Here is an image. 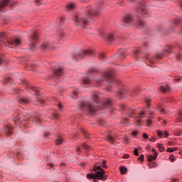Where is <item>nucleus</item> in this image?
<instances>
[{
	"mask_svg": "<svg viewBox=\"0 0 182 182\" xmlns=\"http://www.w3.org/2000/svg\"><path fill=\"white\" fill-rule=\"evenodd\" d=\"M97 55H98L99 59L105 58V53H98Z\"/></svg>",
	"mask_w": 182,
	"mask_h": 182,
	"instance_id": "nucleus-39",
	"label": "nucleus"
},
{
	"mask_svg": "<svg viewBox=\"0 0 182 182\" xmlns=\"http://www.w3.org/2000/svg\"><path fill=\"white\" fill-rule=\"evenodd\" d=\"M85 11V14H80L74 17V23L76 26L86 28L87 23H89L90 21H93V16H99V12L90 6L86 7Z\"/></svg>",
	"mask_w": 182,
	"mask_h": 182,
	"instance_id": "nucleus-2",
	"label": "nucleus"
},
{
	"mask_svg": "<svg viewBox=\"0 0 182 182\" xmlns=\"http://www.w3.org/2000/svg\"><path fill=\"white\" fill-rule=\"evenodd\" d=\"M30 120L33 123H36L37 124H41V119L38 117H31Z\"/></svg>",
	"mask_w": 182,
	"mask_h": 182,
	"instance_id": "nucleus-23",
	"label": "nucleus"
},
{
	"mask_svg": "<svg viewBox=\"0 0 182 182\" xmlns=\"http://www.w3.org/2000/svg\"><path fill=\"white\" fill-rule=\"evenodd\" d=\"M175 80H181V78L180 77H176V78H175Z\"/></svg>",
	"mask_w": 182,
	"mask_h": 182,
	"instance_id": "nucleus-62",
	"label": "nucleus"
},
{
	"mask_svg": "<svg viewBox=\"0 0 182 182\" xmlns=\"http://www.w3.org/2000/svg\"><path fill=\"white\" fill-rule=\"evenodd\" d=\"M119 170L121 171V174H126V173H127V168L125 166H121Z\"/></svg>",
	"mask_w": 182,
	"mask_h": 182,
	"instance_id": "nucleus-28",
	"label": "nucleus"
},
{
	"mask_svg": "<svg viewBox=\"0 0 182 182\" xmlns=\"http://www.w3.org/2000/svg\"><path fill=\"white\" fill-rule=\"evenodd\" d=\"M117 56L120 60H123V59L126 58V52L124 51V50L119 49L118 50Z\"/></svg>",
	"mask_w": 182,
	"mask_h": 182,
	"instance_id": "nucleus-14",
	"label": "nucleus"
},
{
	"mask_svg": "<svg viewBox=\"0 0 182 182\" xmlns=\"http://www.w3.org/2000/svg\"><path fill=\"white\" fill-rule=\"evenodd\" d=\"M76 153H77V154H80V153H82V150L80 149V146H78L76 149Z\"/></svg>",
	"mask_w": 182,
	"mask_h": 182,
	"instance_id": "nucleus-42",
	"label": "nucleus"
},
{
	"mask_svg": "<svg viewBox=\"0 0 182 182\" xmlns=\"http://www.w3.org/2000/svg\"><path fill=\"white\" fill-rule=\"evenodd\" d=\"M138 25L140 28H144V22H143L142 21H139L138 22Z\"/></svg>",
	"mask_w": 182,
	"mask_h": 182,
	"instance_id": "nucleus-41",
	"label": "nucleus"
},
{
	"mask_svg": "<svg viewBox=\"0 0 182 182\" xmlns=\"http://www.w3.org/2000/svg\"><path fill=\"white\" fill-rule=\"evenodd\" d=\"M35 2L37 6H39V5H41V0H35Z\"/></svg>",
	"mask_w": 182,
	"mask_h": 182,
	"instance_id": "nucleus-51",
	"label": "nucleus"
},
{
	"mask_svg": "<svg viewBox=\"0 0 182 182\" xmlns=\"http://www.w3.org/2000/svg\"><path fill=\"white\" fill-rule=\"evenodd\" d=\"M90 78H83L84 85H90Z\"/></svg>",
	"mask_w": 182,
	"mask_h": 182,
	"instance_id": "nucleus-29",
	"label": "nucleus"
},
{
	"mask_svg": "<svg viewBox=\"0 0 182 182\" xmlns=\"http://www.w3.org/2000/svg\"><path fill=\"white\" fill-rule=\"evenodd\" d=\"M53 46H52V43H43L41 46V49H43V50H47V49H52Z\"/></svg>",
	"mask_w": 182,
	"mask_h": 182,
	"instance_id": "nucleus-17",
	"label": "nucleus"
},
{
	"mask_svg": "<svg viewBox=\"0 0 182 182\" xmlns=\"http://www.w3.org/2000/svg\"><path fill=\"white\" fill-rule=\"evenodd\" d=\"M62 143H63V139L62 138H59L55 140V144L57 145L62 144Z\"/></svg>",
	"mask_w": 182,
	"mask_h": 182,
	"instance_id": "nucleus-32",
	"label": "nucleus"
},
{
	"mask_svg": "<svg viewBox=\"0 0 182 182\" xmlns=\"http://www.w3.org/2000/svg\"><path fill=\"white\" fill-rule=\"evenodd\" d=\"M132 135L137 136V132L136 131L132 132Z\"/></svg>",
	"mask_w": 182,
	"mask_h": 182,
	"instance_id": "nucleus-54",
	"label": "nucleus"
},
{
	"mask_svg": "<svg viewBox=\"0 0 182 182\" xmlns=\"http://www.w3.org/2000/svg\"><path fill=\"white\" fill-rule=\"evenodd\" d=\"M92 102L82 103L80 106V110L86 109L89 113H95L97 109H100L103 107L104 109H110L112 107V100L108 98L103 99L100 103V100H99V94L95 93L91 97Z\"/></svg>",
	"mask_w": 182,
	"mask_h": 182,
	"instance_id": "nucleus-1",
	"label": "nucleus"
},
{
	"mask_svg": "<svg viewBox=\"0 0 182 182\" xmlns=\"http://www.w3.org/2000/svg\"><path fill=\"white\" fill-rule=\"evenodd\" d=\"M138 12L139 14H141L142 15V16H144V18H147V16H146V15H147V11L146 10L145 6L141 5L139 6V9Z\"/></svg>",
	"mask_w": 182,
	"mask_h": 182,
	"instance_id": "nucleus-15",
	"label": "nucleus"
},
{
	"mask_svg": "<svg viewBox=\"0 0 182 182\" xmlns=\"http://www.w3.org/2000/svg\"><path fill=\"white\" fill-rule=\"evenodd\" d=\"M134 154H135V156H139V149H135L134 150Z\"/></svg>",
	"mask_w": 182,
	"mask_h": 182,
	"instance_id": "nucleus-48",
	"label": "nucleus"
},
{
	"mask_svg": "<svg viewBox=\"0 0 182 182\" xmlns=\"http://www.w3.org/2000/svg\"><path fill=\"white\" fill-rule=\"evenodd\" d=\"M129 121L128 118H124L122 123H124V126H126L127 124V122Z\"/></svg>",
	"mask_w": 182,
	"mask_h": 182,
	"instance_id": "nucleus-45",
	"label": "nucleus"
},
{
	"mask_svg": "<svg viewBox=\"0 0 182 182\" xmlns=\"http://www.w3.org/2000/svg\"><path fill=\"white\" fill-rule=\"evenodd\" d=\"M85 55H87V56H93V55L96 54L95 53V51L92 50H81L78 53L77 55H73V59L74 60H77V58L83 59Z\"/></svg>",
	"mask_w": 182,
	"mask_h": 182,
	"instance_id": "nucleus-4",
	"label": "nucleus"
},
{
	"mask_svg": "<svg viewBox=\"0 0 182 182\" xmlns=\"http://www.w3.org/2000/svg\"><path fill=\"white\" fill-rule=\"evenodd\" d=\"M14 123L16 124H23V126H25V122H29V119H28V117L24 118L21 114H18L17 116L14 117Z\"/></svg>",
	"mask_w": 182,
	"mask_h": 182,
	"instance_id": "nucleus-5",
	"label": "nucleus"
},
{
	"mask_svg": "<svg viewBox=\"0 0 182 182\" xmlns=\"http://www.w3.org/2000/svg\"><path fill=\"white\" fill-rule=\"evenodd\" d=\"M124 23H129L131 25L134 24L133 22V16L132 14L126 15L123 19Z\"/></svg>",
	"mask_w": 182,
	"mask_h": 182,
	"instance_id": "nucleus-11",
	"label": "nucleus"
},
{
	"mask_svg": "<svg viewBox=\"0 0 182 182\" xmlns=\"http://www.w3.org/2000/svg\"><path fill=\"white\" fill-rule=\"evenodd\" d=\"M8 5H10L12 6L14 4L12 3V1L11 0H0V11H2V9L7 7Z\"/></svg>",
	"mask_w": 182,
	"mask_h": 182,
	"instance_id": "nucleus-8",
	"label": "nucleus"
},
{
	"mask_svg": "<svg viewBox=\"0 0 182 182\" xmlns=\"http://www.w3.org/2000/svg\"><path fill=\"white\" fill-rule=\"evenodd\" d=\"M138 160H141V161H144V155L141 154Z\"/></svg>",
	"mask_w": 182,
	"mask_h": 182,
	"instance_id": "nucleus-43",
	"label": "nucleus"
},
{
	"mask_svg": "<svg viewBox=\"0 0 182 182\" xmlns=\"http://www.w3.org/2000/svg\"><path fill=\"white\" fill-rule=\"evenodd\" d=\"M97 164L100 165V168H102V167H104V168H107V165H106V161L102 160L100 162H97L94 168V171H97V168L96 167Z\"/></svg>",
	"mask_w": 182,
	"mask_h": 182,
	"instance_id": "nucleus-16",
	"label": "nucleus"
},
{
	"mask_svg": "<svg viewBox=\"0 0 182 182\" xmlns=\"http://www.w3.org/2000/svg\"><path fill=\"white\" fill-rule=\"evenodd\" d=\"M176 150H177L176 147L173 148V149L171 148H168L167 149L168 153H173V151H176Z\"/></svg>",
	"mask_w": 182,
	"mask_h": 182,
	"instance_id": "nucleus-36",
	"label": "nucleus"
},
{
	"mask_svg": "<svg viewBox=\"0 0 182 182\" xmlns=\"http://www.w3.org/2000/svg\"><path fill=\"white\" fill-rule=\"evenodd\" d=\"M146 106H150V100L149 98L145 99Z\"/></svg>",
	"mask_w": 182,
	"mask_h": 182,
	"instance_id": "nucleus-49",
	"label": "nucleus"
},
{
	"mask_svg": "<svg viewBox=\"0 0 182 182\" xmlns=\"http://www.w3.org/2000/svg\"><path fill=\"white\" fill-rule=\"evenodd\" d=\"M28 87L30 89H31V90H33V92H35L36 93H39V92H41V88H39L38 87H33L31 85H28Z\"/></svg>",
	"mask_w": 182,
	"mask_h": 182,
	"instance_id": "nucleus-26",
	"label": "nucleus"
},
{
	"mask_svg": "<svg viewBox=\"0 0 182 182\" xmlns=\"http://www.w3.org/2000/svg\"><path fill=\"white\" fill-rule=\"evenodd\" d=\"M31 47L30 49L32 50L33 48H35V45H36V42L38 41V33H34L30 38H29Z\"/></svg>",
	"mask_w": 182,
	"mask_h": 182,
	"instance_id": "nucleus-7",
	"label": "nucleus"
},
{
	"mask_svg": "<svg viewBox=\"0 0 182 182\" xmlns=\"http://www.w3.org/2000/svg\"><path fill=\"white\" fill-rule=\"evenodd\" d=\"M149 141H152V142L156 141V137L151 136V137L149 139Z\"/></svg>",
	"mask_w": 182,
	"mask_h": 182,
	"instance_id": "nucleus-52",
	"label": "nucleus"
},
{
	"mask_svg": "<svg viewBox=\"0 0 182 182\" xmlns=\"http://www.w3.org/2000/svg\"><path fill=\"white\" fill-rule=\"evenodd\" d=\"M6 33L1 32L0 33V39H6Z\"/></svg>",
	"mask_w": 182,
	"mask_h": 182,
	"instance_id": "nucleus-34",
	"label": "nucleus"
},
{
	"mask_svg": "<svg viewBox=\"0 0 182 182\" xmlns=\"http://www.w3.org/2000/svg\"><path fill=\"white\" fill-rule=\"evenodd\" d=\"M169 159L171 163H174V161H176V158H174V155L173 154L170 155Z\"/></svg>",
	"mask_w": 182,
	"mask_h": 182,
	"instance_id": "nucleus-38",
	"label": "nucleus"
},
{
	"mask_svg": "<svg viewBox=\"0 0 182 182\" xmlns=\"http://www.w3.org/2000/svg\"><path fill=\"white\" fill-rule=\"evenodd\" d=\"M9 45H14V46H19L21 45V40L18 38H14L10 41H7Z\"/></svg>",
	"mask_w": 182,
	"mask_h": 182,
	"instance_id": "nucleus-13",
	"label": "nucleus"
},
{
	"mask_svg": "<svg viewBox=\"0 0 182 182\" xmlns=\"http://www.w3.org/2000/svg\"><path fill=\"white\" fill-rule=\"evenodd\" d=\"M142 137H143V139H149V135H147V134H146V133H144L142 134Z\"/></svg>",
	"mask_w": 182,
	"mask_h": 182,
	"instance_id": "nucleus-50",
	"label": "nucleus"
},
{
	"mask_svg": "<svg viewBox=\"0 0 182 182\" xmlns=\"http://www.w3.org/2000/svg\"><path fill=\"white\" fill-rule=\"evenodd\" d=\"M160 90L163 93H166V92H170V87L168 86H161Z\"/></svg>",
	"mask_w": 182,
	"mask_h": 182,
	"instance_id": "nucleus-24",
	"label": "nucleus"
},
{
	"mask_svg": "<svg viewBox=\"0 0 182 182\" xmlns=\"http://www.w3.org/2000/svg\"><path fill=\"white\" fill-rule=\"evenodd\" d=\"M81 132L82 133V134H84L86 139H89V135L87 134V132H86L85 129H82Z\"/></svg>",
	"mask_w": 182,
	"mask_h": 182,
	"instance_id": "nucleus-35",
	"label": "nucleus"
},
{
	"mask_svg": "<svg viewBox=\"0 0 182 182\" xmlns=\"http://www.w3.org/2000/svg\"><path fill=\"white\" fill-rule=\"evenodd\" d=\"M18 102L22 105H28L29 103V99L28 98H21Z\"/></svg>",
	"mask_w": 182,
	"mask_h": 182,
	"instance_id": "nucleus-25",
	"label": "nucleus"
},
{
	"mask_svg": "<svg viewBox=\"0 0 182 182\" xmlns=\"http://www.w3.org/2000/svg\"><path fill=\"white\" fill-rule=\"evenodd\" d=\"M76 6L73 3H69L66 6V10L67 11H73Z\"/></svg>",
	"mask_w": 182,
	"mask_h": 182,
	"instance_id": "nucleus-22",
	"label": "nucleus"
},
{
	"mask_svg": "<svg viewBox=\"0 0 182 182\" xmlns=\"http://www.w3.org/2000/svg\"><path fill=\"white\" fill-rule=\"evenodd\" d=\"M164 136L166 139H167V137H168V132L165 131V132H164Z\"/></svg>",
	"mask_w": 182,
	"mask_h": 182,
	"instance_id": "nucleus-47",
	"label": "nucleus"
},
{
	"mask_svg": "<svg viewBox=\"0 0 182 182\" xmlns=\"http://www.w3.org/2000/svg\"><path fill=\"white\" fill-rule=\"evenodd\" d=\"M156 133H157V136L159 137H162L163 136V134H164L163 131L157 130Z\"/></svg>",
	"mask_w": 182,
	"mask_h": 182,
	"instance_id": "nucleus-37",
	"label": "nucleus"
},
{
	"mask_svg": "<svg viewBox=\"0 0 182 182\" xmlns=\"http://www.w3.org/2000/svg\"><path fill=\"white\" fill-rule=\"evenodd\" d=\"M54 76H63V69L58 68L55 70Z\"/></svg>",
	"mask_w": 182,
	"mask_h": 182,
	"instance_id": "nucleus-20",
	"label": "nucleus"
},
{
	"mask_svg": "<svg viewBox=\"0 0 182 182\" xmlns=\"http://www.w3.org/2000/svg\"><path fill=\"white\" fill-rule=\"evenodd\" d=\"M118 5H123V0H118Z\"/></svg>",
	"mask_w": 182,
	"mask_h": 182,
	"instance_id": "nucleus-53",
	"label": "nucleus"
},
{
	"mask_svg": "<svg viewBox=\"0 0 182 182\" xmlns=\"http://www.w3.org/2000/svg\"><path fill=\"white\" fill-rule=\"evenodd\" d=\"M113 134H114V136H116V134H110V132H109L107 134V139L106 140H107V141H109V143H111V144H113V143H114V137H113Z\"/></svg>",
	"mask_w": 182,
	"mask_h": 182,
	"instance_id": "nucleus-18",
	"label": "nucleus"
},
{
	"mask_svg": "<svg viewBox=\"0 0 182 182\" xmlns=\"http://www.w3.org/2000/svg\"><path fill=\"white\" fill-rule=\"evenodd\" d=\"M158 149H159V151H164V149H166L161 144H157Z\"/></svg>",
	"mask_w": 182,
	"mask_h": 182,
	"instance_id": "nucleus-31",
	"label": "nucleus"
},
{
	"mask_svg": "<svg viewBox=\"0 0 182 182\" xmlns=\"http://www.w3.org/2000/svg\"><path fill=\"white\" fill-rule=\"evenodd\" d=\"M123 159H129V154H124Z\"/></svg>",
	"mask_w": 182,
	"mask_h": 182,
	"instance_id": "nucleus-55",
	"label": "nucleus"
},
{
	"mask_svg": "<svg viewBox=\"0 0 182 182\" xmlns=\"http://www.w3.org/2000/svg\"><path fill=\"white\" fill-rule=\"evenodd\" d=\"M176 58H177V59H181V55L178 54Z\"/></svg>",
	"mask_w": 182,
	"mask_h": 182,
	"instance_id": "nucleus-59",
	"label": "nucleus"
},
{
	"mask_svg": "<svg viewBox=\"0 0 182 182\" xmlns=\"http://www.w3.org/2000/svg\"><path fill=\"white\" fill-rule=\"evenodd\" d=\"M3 132L6 136H11V134H12V125H6Z\"/></svg>",
	"mask_w": 182,
	"mask_h": 182,
	"instance_id": "nucleus-12",
	"label": "nucleus"
},
{
	"mask_svg": "<svg viewBox=\"0 0 182 182\" xmlns=\"http://www.w3.org/2000/svg\"><path fill=\"white\" fill-rule=\"evenodd\" d=\"M4 62H5V56L0 55V65L4 63Z\"/></svg>",
	"mask_w": 182,
	"mask_h": 182,
	"instance_id": "nucleus-40",
	"label": "nucleus"
},
{
	"mask_svg": "<svg viewBox=\"0 0 182 182\" xmlns=\"http://www.w3.org/2000/svg\"><path fill=\"white\" fill-rule=\"evenodd\" d=\"M48 136H49V133L46 132V133L44 134V137H48Z\"/></svg>",
	"mask_w": 182,
	"mask_h": 182,
	"instance_id": "nucleus-61",
	"label": "nucleus"
},
{
	"mask_svg": "<svg viewBox=\"0 0 182 182\" xmlns=\"http://www.w3.org/2000/svg\"><path fill=\"white\" fill-rule=\"evenodd\" d=\"M118 95L121 99H123V97H124V96H127V95H129V96H134L133 92L127 91L125 89L120 90L118 92Z\"/></svg>",
	"mask_w": 182,
	"mask_h": 182,
	"instance_id": "nucleus-10",
	"label": "nucleus"
},
{
	"mask_svg": "<svg viewBox=\"0 0 182 182\" xmlns=\"http://www.w3.org/2000/svg\"><path fill=\"white\" fill-rule=\"evenodd\" d=\"M82 149L85 150H90V146L87 145L86 143L82 144Z\"/></svg>",
	"mask_w": 182,
	"mask_h": 182,
	"instance_id": "nucleus-33",
	"label": "nucleus"
},
{
	"mask_svg": "<svg viewBox=\"0 0 182 182\" xmlns=\"http://www.w3.org/2000/svg\"><path fill=\"white\" fill-rule=\"evenodd\" d=\"M146 123L147 124H151V120L147 119Z\"/></svg>",
	"mask_w": 182,
	"mask_h": 182,
	"instance_id": "nucleus-57",
	"label": "nucleus"
},
{
	"mask_svg": "<svg viewBox=\"0 0 182 182\" xmlns=\"http://www.w3.org/2000/svg\"><path fill=\"white\" fill-rule=\"evenodd\" d=\"M73 95H74V96H76V95H77V91H74Z\"/></svg>",
	"mask_w": 182,
	"mask_h": 182,
	"instance_id": "nucleus-63",
	"label": "nucleus"
},
{
	"mask_svg": "<svg viewBox=\"0 0 182 182\" xmlns=\"http://www.w3.org/2000/svg\"><path fill=\"white\" fill-rule=\"evenodd\" d=\"M39 102H40V103H42V104L45 103V100H43L42 99H40Z\"/></svg>",
	"mask_w": 182,
	"mask_h": 182,
	"instance_id": "nucleus-60",
	"label": "nucleus"
},
{
	"mask_svg": "<svg viewBox=\"0 0 182 182\" xmlns=\"http://www.w3.org/2000/svg\"><path fill=\"white\" fill-rule=\"evenodd\" d=\"M59 22H60V25H62L63 23H65V18H63V17L60 18Z\"/></svg>",
	"mask_w": 182,
	"mask_h": 182,
	"instance_id": "nucleus-44",
	"label": "nucleus"
},
{
	"mask_svg": "<svg viewBox=\"0 0 182 182\" xmlns=\"http://www.w3.org/2000/svg\"><path fill=\"white\" fill-rule=\"evenodd\" d=\"M57 106L58 108L62 109V104L58 103V104H57Z\"/></svg>",
	"mask_w": 182,
	"mask_h": 182,
	"instance_id": "nucleus-56",
	"label": "nucleus"
},
{
	"mask_svg": "<svg viewBox=\"0 0 182 182\" xmlns=\"http://www.w3.org/2000/svg\"><path fill=\"white\" fill-rule=\"evenodd\" d=\"M142 117H144V111H142L139 115L134 119V122H136V123H141V120L140 119Z\"/></svg>",
	"mask_w": 182,
	"mask_h": 182,
	"instance_id": "nucleus-21",
	"label": "nucleus"
},
{
	"mask_svg": "<svg viewBox=\"0 0 182 182\" xmlns=\"http://www.w3.org/2000/svg\"><path fill=\"white\" fill-rule=\"evenodd\" d=\"M89 0H80V2H87Z\"/></svg>",
	"mask_w": 182,
	"mask_h": 182,
	"instance_id": "nucleus-64",
	"label": "nucleus"
},
{
	"mask_svg": "<svg viewBox=\"0 0 182 182\" xmlns=\"http://www.w3.org/2000/svg\"><path fill=\"white\" fill-rule=\"evenodd\" d=\"M152 151H153V153H154V156L149 155L148 156L149 161H153V160H156V159H157V155L159 154L157 152H156V149L153 148Z\"/></svg>",
	"mask_w": 182,
	"mask_h": 182,
	"instance_id": "nucleus-19",
	"label": "nucleus"
},
{
	"mask_svg": "<svg viewBox=\"0 0 182 182\" xmlns=\"http://www.w3.org/2000/svg\"><path fill=\"white\" fill-rule=\"evenodd\" d=\"M157 110L160 112L161 114H164L166 113V111L164 109V108L160 106H158Z\"/></svg>",
	"mask_w": 182,
	"mask_h": 182,
	"instance_id": "nucleus-30",
	"label": "nucleus"
},
{
	"mask_svg": "<svg viewBox=\"0 0 182 182\" xmlns=\"http://www.w3.org/2000/svg\"><path fill=\"white\" fill-rule=\"evenodd\" d=\"M122 109L124 110V113L129 116V117H133L134 116V110L129 108V107H126L125 105H122Z\"/></svg>",
	"mask_w": 182,
	"mask_h": 182,
	"instance_id": "nucleus-9",
	"label": "nucleus"
},
{
	"mask_svg": "<svg viewBox=\"0 0 182 182\" xmlns=\"http://www.w3.org/2000/svg\"><path fill=\"white\" fill-rule=\"evenodd\" d=\"M134 52L135 56H137V55H139V53H140V50L136 49V50H134Z\"/></svg>",
	"mask_w": 182,
	"mask_h": 182,
	"instance_id": "nucleus-46",
	"label": "nucleus"
},
{
	"mask_svg": "<svg viewBox=\"0 0 182 182\" xmlns=\"http://www.w3.org/2000/svg\"><path fill=\"white\" fill-rule=\"evenodd\" d=\"M171 182H178V179H176V178L172 179Z\"/></svg>",
	"mask_w": 182,
	"mask_h": 182,
	"instance_id": "nucleus-58",
	"label": "nucleus"
},
{
	"mask_svg": "<svg viewBox=\"0 0 182 182\" xmlns=\"http://www.w3.org/2000/svg\"><path fill=\"white\" fill-rule=\"evenodd\" d=\"M107 38L109 42H113V41H114V36H113V33H108L107 36Z\"/></svg>",
	"mask_w": 182,
	"mask_h": 182,
	"instance_id": "nucleus-27",
	"label": "nucleus"
},
{
	"mask_svg": "<svg viewBox=\"0 0 182 182\" xmlns=\"http://www.w3.org/2000/svg\"><path fill=\"white\" fill-rule=\"evenodd\" d=\"M162 58H163V54L161 53H158L154 57H152L151 58H150V57H149V55H147L144 56V58L146 60H149V63H154V62H157V60H160V59H161Z\"/></svg>",
	"mask_w": 182,
	"mask_h": 182,
	"instance_id": "nucleus-6",
	"label": "nucleus"
},
{
	"mask_svg": "<svg viewBox=\"0 0 182 182\" xmlns=\"http://www.w3.org/2000/svg\"><path fill=\"white\" fill-rule=\"evenodd\" d=\"M114 79V73L113 71H107L105 74L102 75L100 78H97L95 82L98 85L97 86H102L104 82H107L109 84H112L113 80Z\"/></svg>",
	"mask_w": 182,
	"mask_h": 182,
	"instance_id": "nucleus-3",
	"label": "nucleus"
}]
</instances>
